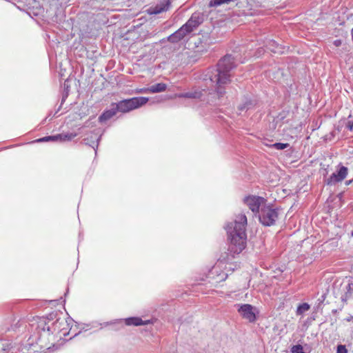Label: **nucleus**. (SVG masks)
Instances as JSON below:
<instances>
[{
  "label": "nucleus",
  "instance_id": "1a4fd4ad",
  "mask_svg": "<svg viewBox=\"0 0 353 353\" xmlns=\"http://www.w3.org/2000/svg\"><path fill=\"white\" fill-rule=\"evenodd\" d=\"M266 200L259 196H248L244 199L245 203L254 213H259L260 209L266 204Z\"/></svg>",
  "mask_w": 353,
  "mask_h": 353
},
{
  "label": "nucleus",
  "instance_id": "aec40b11",
  "mask_svg": "<svg viewBox=\"0 0 353 353\" xmlns=\"http://www.w3.org/2000/svg\"><path fill=\"white\" fill-rule=\"evenodd\" d=\"M353 297V283H349L346 288V292L341 296V301L346 302L347 299Z\"/></svg>",
  "mask_w": 353,
  "mask_h": 353
},
{
  "label": "nucleus",
  "instance_id": "f3484780",
  "mask_svg": "<svg viewBox=\"0 0 353 353\" xmlns=\"http://www.w3.org/2000/svg\"><path fill=\"white\" fill-rule=\"evenodd\" d=\"M218 272H219V268L217 267H213L212 269L209 272L208 277L209 279H214L213 275L214 274H217L215 282L218 283V282L225 281L227 278V274L224 272H221L219 274H218Z\"/></svg>",
  "mask_w": 353,
  "mask_h": 353
},
{
  "label": "nucleus",
  "instance_id": "bb28decb",
  "mask_svg": "<svg viewBox=\"0 0 353 353\" xmlns=\"http://www.w3.org/2000/svg\"><path fill=\"white\" fill-rule=\"evenodd\" d=\"M334 44L336 46H340L341 44V40L340 39H336L334 41Z\"/></svg>",
  "mask_w": 353,
  "mask_h": 353
},
{
  "label": "nucleus",
  "instance_id": "f257e3e1",
  "mask_svg": "<svg viewBox=\"0 0 353 353\" xmlns=\"http://www.w3.org/2000/svg\"><path fill=\"white\" fill-rule=\"evenodd\" d=\"M236 67L234 57L227 54L220 59L216 67L208 68L199 77L203 81L215 86L214 90L194 87L190 91L180 93L179 98L201 99L209 103L216 104V99L223 97L225 87L231 81V70Z\"/></svg>",
  "mask_w": 353,
  "mask_h": 353
},
{
  "label": "nucleus",
  "instance_id": "f8f14e48",
  "mask_svg": "<svg viewBox=\"0 0 353 353\" xmlns=\"http://www.w3.org/2000/svg\"><path fill=\"white\" fill-rule=\"evenodd\" d=\"M103 132L104 128L102 127H99L91 132L90 131V133L92 134L90 137V139H94L92 141L90 140V147H92L94 150L95 154L97 153V149Z\"/></svg>",
  "mask_w": 353,
  "mask_h": 353
},
{
  "label": "nucleus",
  "instance_id": "4be33fe9",
  "mask_svg": "<svg viewBox=\"0 0 353 353\" xmlns=\"http://www.w3.org/2000/svg\"><path fill=\"white\" fill-rule=\"evenodd\" d=\"M85 332H86V331H84L83 333H82L81 332H79V333L76 334L74 336V338L77 341H81L82 339H83L85 341V343H86L87 334H85Z\"/></svg>",
  "mask_w": 353,
  "mask_h": 353
},
{
  "label": "nucleus",
  "instance_id": "c756f323",
  "mask_svg": "<svg viewBox=\"0 0 353 353\" xmlns=\"http://www.w3.org/2000/svg\"><path fill=\"white\" fill-rule=\"evenodd\" d=\"M352 181H353V179L348 180V181H346L345 183L346 185H350L352 183Z\"/></svg>",
  "mask_w": 353,
  "mask_h": 353
},
{
  "label": "nucleus",
  "instance_id": "9d476101",
  "mask_svg": "<svg viewBox=\"0 0 353 353\" xmlns=\"http://www.w3.org/2000/svg\"><path fill=\"white\" fill-rule=\"evenodd\" d=\"M77 136V134L73 133H61L56 135L52 136H47L43 138H41L38 140L39 142L43 141H57V142H65L71 141L73 138H74Z\"/></svg>",
  "mask_w": 353,
  "mask_h": 353
},
{
  "label": "nucleus",
  "instance_id": "20e7f679",
  "mask_svg": "<svg viewBox=\"0 0 353 353\" xmlns=\"http://www.w3.org/2000/svg\"><path fill=\"white\" fill-rule=\"evenodd\" d=\"M149 101L148 97H136L130 99H123L117 103H112L117 112L127 113L133 110L137 109Z\"/></svg>",
  "mask_w": 353,
  "mask_h": 353
},
{
  "label": "nucleus",
  "instance_id": "6ab92c4d",
  "mask_svg": "<svg viewBox=\"0 0 353 353\" xmlns=\"http://www.w3.org/2000/svg\"><path fill=\"white\" fill-rule=\"evenodd\" d=\"M267 48L274 53L282 52L281 48L279 45L274 40H270L268 41L266 45Z\"/></svg>",
  "mask_w": 353,
  "mask_h": 353
},
{
  "label": "nucleus",
  "instance_id": "393cba45",
  "mask_svg": "<svg viewBox=\"0 0 353 353\" xmlns=\"http://www.w3.org/2000/svg\"><path fill=\"white\" fill-rule=\"evenodd\" d=\"M69 81L68 79H65V82H64V90L66 91V94H65V97L68 96V88L70 87V85H69Z\"/></svg>",
  "mask_w": 353,
  "mask_h": 353
},
{
  "label": "nucleus",
  "instance_id": "a878e982",
  "mask_svg": "<svg viewBox=\"0 0 353 353\" xmlns=\"http://www.w3.org/2000/svg\"><path fill=\"white\" fill-rule=\"evenodd\" d=\"M328 168H329V165H327L326 168H323V175L324 176V178L328 174Z\"/></svg>",
  "mask_w": 353,
  "mask_h": 353
},
{
  "label": "nucleus",
  "instance_id": "6e6552de",
  "mask_svg": "<svg viewBox=\"0 0 353 353\" xmlns=\"http://www.w3.org/2000/svg\"><path fill=\"white\" fill-rule=\"evenodd\" d=\"M124 322L125 325L128 326H140L152 324L153 321L151 319L143 321L141 317L131 316L125 319H116L111 322L106 323V325H121Z\"/></svg>",
  "mask_w": 353,
  "mask_h": 353
},
{
  "label": "nucleus",
  "instance_id": "c85d7f7f",
  "mask_svg": "<svg viewBox=\"0 0 353 353\" xmlns=\"http://www.w3.org/2000/svg\"><path fill=\"white\" fill-rule=\"evenodd\" d=\"M138 92H149V90H147V88H142V89H140Z\"/></svg>",
  "mask_w": 353,
  "mask_h": 353
},
{
  "label": "nucleus",
  "instance_id": "412c9836",
  "mask_svg": "<svg viewBox=\"0 0 353 353\" xmlns=\"http://www.w3.org/2000/svg\"><path fill=\"white\" fill-rule=\"evenodd\" d=\"M310 308V305L307 303L300 304L296 308V314L301 315L304 312L308 311Z\"/></svg>",
  "mask_w": 353,
  "mask_h": 353
},
{
  "label": "nucleus",
  "instance_id": "0eeeda50",
  "mask_svg": "<svg viewBox=\"0 0 353 353\" xmlns=\"http://www.w3.org/2000/svg\"><path fill=\"white\" fill-rule=\"evenodd\" d=\"M348 169L341 163L339 164L338 170L332 173L330 177L324 179V182L327 185H334L337 183L343 181L347 176Z\"/></svg>",
  "mask_w": 353,
  "mask_h": 353
},
{
  "label": "nucleus",
  "instance_id": "473e14b6",
  "mask_svg": "<svg viewBox=\"0 0 353 353\" xmlns=\"http://www.w3.org/2000/svg\"><path fill=\"white\" fill-rule=\"evenodd\" d=\"M351 235L353 236V230L351 232Z\"/></svg>",
  "mask_w": 353,
  "mask_h": 353
},
{
  "label": "nucleus",
  "instance_id": "b1692460",
  "mask_svg": "<svg viewBox=\"0 0 353 353\" xmlns=\"http://www.w3.org/2000/svg\"><path fill=\"white\" fill-rule=\"evenodd\" d=\"M336 353H347V350L344 345H339L336 349Z\"/></svg>",
  "mask_w": 353,
  "mask_h": 353
},
{
  "label": "nucleus",
  "instance_id": "9b49d317",
  "mask_svg": "<svg viewBox=\"0 0 353 353\" xmlns=\"http://www.w3.org/2000/svg\"><path fill=\"white\" fill-rule=\"evenodd\" d=\"M203 17L199 13H194L183 26L190 34L203 23Z\"/></svg>",
  "mask_w": 353,
  "mask_h": 353
},
{
  "label": "nucleus",
  "instance_id": "2eb2a0df",
  "mask_svg": "<svg viewBox=\"0 0 353 353\" xmlns=\"http://www.w3.org/2000/svg\"><path fill=\"white\" fill-rule=\"evenodd\" d=\"M117 111L113 106L112 103L110 104V108L105 111L99 117L98 121L101 124L105 123L106 121L112 119L117 114Z\"/></svg>",
  "mask_w": 353,
  "mask_h": 353
},
{
  "label": "nucleus",
  "instance_id": "7ed1b4c3",
  "mask_svg": "<svg viewBox=\"0 0 353 353\" xmlns=\"http://www.w3.org/2000/svg\"><path fill=\"white\" fill-rule=\"evenodd\" d=\"M62 323L59 319L52 321L44 317L39 319L37 329L39 334L38 341L41 347L46 349L50 347V345L54 341V334L61 330Z\"/></svg>",
  "mask_w": 353,
  "mask_h": 353
},
{
  "label": "nucleus",
  "instance_id": "f03ea898",
  "mask_svg": "<svg viewBox=\"0 0 353 353\" xmlns=\"http://www.w3.org/2000/svg\"><path fill=\"white\" fill-rule=\"evenodd\" d=\"M247 224V216L245 213L241 212L235 215L234 219L225 225L230 241L228 250L232 254H239L246 246Z\"/></svg>",
  "mask_w": 353,
  "mask_h": 353
},
{
  "label": "nucleus",
  "instance_id": "ddd939ff",
  "mask_svg": "<svg viewBox=\"0 0 353 353\" xmlns=\"http://www.w3.org/2000/svg\"><path fill=\"white\" fill-rule=\"evenodd\" d=\"M256 105V99H252L249 97H244L242 99V102L238 106L239 114H241L243 112H247L249 110L253 109Z\"/></svg>",
  "mask_w": 353,
  "mask_h": 353
},
{
  "label": "nucleus",
  "instance_id": "a211bd4d",
  "mask_svg": "<svg viewBox=\"0 0 353 353\" xmlns=\"http://www.w3.org/2000/svg\"><path fill=\"white\" fill-rule=\"evenodd\" d=\"M167 88V85L164 83H158L154 85L147 88V90H149V92L151 93H158L164 92Z\"/></svg>",
  "mask_w": 353,
  "mask_h": 353
},
{
  "label": "nucleus",
  "instance_id": "423d86ee",
  "mask_svg": "<svg viewBox=\"0 0 353 353\" xmlns=\"http://www.w3.org/2000/svg\"><path fill=\"white\" fill-rule=\"evenodd\" d=\"M237 311L243 319L248 320L250 323H254L256 320V314L259 313L257 308L250 304H236Z\"/></svg>",
  "mask_w": 353,
  "mask_h": 353
},
{
  "label": "nucleus",
  "instance_id": "cd10ccee",
  "mask_svg": "<svg viewBox=\"0 0 353 353\" xmlns=\"http://www.w3.org/2000/svg\"><path fill=\"white\" fill-rule=\"evenodd\" d=\"M347 128L349 130L352 131L353 130V122L352 123H349L347 125Z\"/></svg>",
  "mask_w": 353,
  "mask_h": 353
},
{
  "label": "nucleus",
  "instance_id": "4468645a",
  "mask_svg": "<svg viewBox=\"0 0 353 353\" xmlns=\"http://www.w3.org/2000/svg\"><path fill=\"white\" fill-rule=\"evenodd\" d=\"M189 34L188 30L183 25L179 30L170 35L168 39L171 43H178Z\"/></svg>",
  "mask_w": 353,
  "mask_h": 353
},
{
  "label": "nucleus",
  "instance_id": "7c9ffc66",
  "mask_svg": "<svg viewBox=\"0 0 353 353\" xmlns=\"http://www.w3.org/2000/svg\"><path fill=\"white\" fill-rule=\"evenodd\" d=\"M325 295L323 294V295L321 296V299H319V301L320 302H323L325 300Z\"/></svg>",
  "mask_w": 353,
  "mask_h": 353
},
{
  "label": "nucleus",
  "instance_id": "5701e85b",
  "mask_svg": "<svg viewBox=\"0 0 353 353\" xmlns=\"http://www.w3.org/2000/svg\"><path fill=\"white\" fill-rule=\"evenodd\" d=\"M289 146L288 143H275L272 145V147L276 150H284Z\"/></svg>",
  "mask_w": 353,
  "mask_h": 353
},
{
  "label": "nucleus",
  "instance_id": "dca6fc26",
  "mask_svg": "<svg viewBox=\"0 0 353 353\" xmlns=\"http://www.w3.org/2000/svg\"><path fill=\"white\" fill-rule=\"evenodd\" d=\"M170 6V3L168 0H167L160 4L156 5L154 7H152L150 8V13L154 14H160L161 12L167 11L169 9Z\"/></svg>",
  "mask_w": 353,
  "mask_h": 353
},
{
  "label": "nucleus",
  "instance_id": "39448f33",
  "mask_svg": "<svg viewBox=\"0 0 353 353\" xmlns=\"http://www.w3.org/2000/svg\"><path fill=\"white\" fill-rule=\"evenodd\" d=\"M279 208H274L272 205H263L258 213L259 222L266 227L274 225L279 216Z\"/></svg>",
  "mask_w": 353,
  "mask_h": 353
},
{
  "label": "nucleus",
  "instance_id": "2f4dec72",
  "mask_svg": "<svg viewBox=\"0 0 353 353\" xmlns=\"http://www.w3.org/2000/svg\"><path fill=\"white\" fill-rule=\"evenodd\" d=\"M92 123H89L90 128L93 127V125H92Z\"/></svg>",
  "mask_w": 353,
  "mask_h": 353
}]
</instances>
